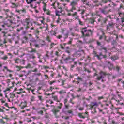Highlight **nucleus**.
Instances as JSON below:
<instances>
[{
  "mask_svg": "<svg viewBox=\"0 0 124 124\" xmlns=\"http://www.w3.org/2000/svg\"><path fill=\"white\" fill-rule=\"evenodd\" d=\"M108 18L111 19H115L118 24L124 23V13L123 12H118L116 16L113 15H109Z\"/></svg>",
  "mask_w": 124,
  "mask_h": 124,
  "instance_id": "f257e3e1",
  "label": "nucleus"
},
{
  "mask_svg": "<svg viewBox=\"0 0 124 124\" xmlns=\"http://www.w3.org/2000/svg\"><path fill=\"white\" fill-rule=\"evenodd\" d=\"M18 23L16 19L13 18L11 20H8L4 23L0 22V32L2 31V29H5L6 27H10L11 25H15Z\"/></svg>",
  "mask_w": 124,
  "mask_h": 124,
  "instance_id": "f03ea898",
  "label": "nucleus"
},
{
  "mask_svg": "<svg viewBox=\"0 0 124 124\" xmlns=\"http://www.w3.org/2000/svg\"><path fill=\"white\" fill-rule=\"evenodd\" d=\"M81 31L83 37H89L93 33V31L91 30H88L87 27L81 28Z\"/></svg>",
  "mask_w": 124,
  "mask_h": 124,
  "instance_id": "7ed1b4c3",
  "label": "nucleus"
},
{
  "mask_svg": "<svg viewBox=\"0 0 124 124\" xmlns=\"http://www.w3.org/2000/svg\"><path fill=\"white\" fill-rule=\"evenodd\" d=\"M80 1V0H72L70 2L69 6L71 9L69 10V12H73V10H76V7L78 6V2Z\"/></svg>",
  "mask_w": 124,
  "mask_h": 124,
  "instance_id": "20e7f679",
  "label": "nucleus"
},
{
  "mask_svg": "<svg viewBox=\"0 0 124 124\" xmlns=\"http://www.w3.org/2000/svg\"><path fill=\"white\" fill-rule=\"evenodd\" d=\"M105 67H108L110 70H112V69H116L117 71H119L121 69V67H119V66H117L116 67H114L113 64L111 63V62L109 61L106 62Z\"/></svg>",
  "mask_w": 124,
  "mask_h": 124,
  "instance_id": "39448f33",
  "label": "nucleus"
},
{
  "mask_svg": "<svg viewBox=\"0 0 124 124\" xmlns=\"http://www.w3.org/2000/svg\"><path fill=\"white\" fill-rule=\"evenodd\" d=\"M93 56L96 58L98 61H101L102 59H106V55L102 54V53H97L95 51H93Z\"/></svg>",
  "mask_w": 124,
  "mask_h": 124,
  "instance_id": "423d86ee",
  "label": "nucleus"
},
{
  "mask_svg": "<svg viewBox=\"0 0 124 124\" xmlns=\"http://www.w3.org/2000/svg\"><path fill=\"white\" fill-rule=\"evenodd\" d=\"M69 105H65L62 108L63 113H65V115H72V111L69 110Z\"/></svg>",
  "mask_w": 124,
  "mask_h": 124,
  "instance_id": "0eeeda50",
  "label": "nucleus"
},
{
  "mask_svg": "<svg viewBox=\"0 0 124 124\" xmlns=\"http://www.w3.org/2000/svg\"><path fill=\"white\" fill-rule=\"evenodd\" d=\"M61 32L64 35V39L68 38V34H69V31H68L66 28H62L61 29Z\"/></svg>",
  "mask_w": 124,
  "mask_h": 124,
  "instance_id": "6e6552de",
  "label": "nucleus"
},
{
  "mask_svg": "<svg viewBox=\"0 0 124 124\" xmlns=\"http://www.w3.org/2000/svg\"><path fill=\"white\" fill-rule=\"evenodd\" d=\"M98 18L97 19L98 23H101V26L102 27L103 26V24L106 23V22H107V19L106 18H103L102 16L100 15L98 16Z\"/></svg>",
  "mask_w": 124,
  "mask_h": 124,
  "instance_id": "1a4fd4ad",
  "label": "nucleus"
},
{
  "mask_svg": "<svg viewBox=\"0 0 124 124\" xmlns=\"http://www.w3.org/2000/svg\"><path fill=\"white\" fill-rule=\"evenodd\" d=\"M107 74H106V72L100 71L99 73V76H98L96 78L97 80L98 81H99V80H102V79H104L105 76H106Z\"/></svg>",
  "mask_w": 124,
  "mask_h": 124,
  "instance_id": "9d476101",
  "label": "nucleus"
},
{
  "mask_svg": "<svg viewBox=\"0 0 124 124\" xmlns=\"http://www.w3.org/2000/svg\"><path fill=\"white\" fill-rule=\"evenodd\" d=\"M14 61H15V63H17V64H19V63H20V64H23L24 65L25 61L24 59H20L19 58H16L14 59Z\"/></svg>",
  "mask_w": 124,
  "mask_h": 124,
  "instance_id": "9b49d317",
  "label": "nucleus"
},
{
  "mask_svg": "<svg viewBox=\"0 0 124 124\" xmlns=\"http://www.w3.org/2000/svg\"><path fill=\"white\" fill-rule=\"evenodd\" d=\"M78 115L81 119H86V118H88L89 117V113H79Z\"/></svg>",
  "mask_w": 124,
  "mask_h": 124,
  "instance_id": "f8f14e48",
  "label": "nucleus"
},
{
  "mask_svg": "<svg viewBox=\"0 0 124 124\" xmlns=\"http://www.w3.org/2000/svg\"><path fill=\"white\" fill-rule=\"evenodd\" d=\"M4 11L5 12V14L7 15L9 18H12V15H13V14L9 10V9H4Z\"/></svg>",
  "mask_w": 124,
  "mask_h": 124,
  "instance_id": "ddd939ff",
  "label": "nucleus"
},
{
  "mask_svg": "<svg viewBox=\"0 0 124 124\" xmlns=\"http://www.w3.org/2000/svg\"><path fill=\"white\" fill-rule=\"evenodd\" d=\"M64 61L66 63H70L74 61L73 58H72L70 56H68L64 59Z\"/></svg>",
  "mask_w": 124,
  "mask_h": 124,
  "instance_id": "4468645a",
  "label": "nucleus"
},
{
  "mask_svg": "<svg viewBox=\"0 0 124 124\" xmlns=\"http://www.w3.org/2000/svg\"><path fill=\"white\" fill-rule=\"evenodd\" d=\"M97 36H99V40H101L103 37H104V32L101 30L97 32Z\"/></svg>",
  "mask_w": 124,
  "mask_h": 124,
  "instance_id": "2eb2a0df",
  "label": "nucleus"
},
{
  "mask_svg": "<svg viewBox=\"0 0 124 124\" xmlns=\"http://www.w3.org/2000/svg\"><path fill=\"white\" fill-rule=\"evenodd\" d=\"M112 45H114V46L112 47V50H114V52H117L118 48H117V46L118 43H117V41L116 40H113V41L111 42Z\"/></svg>",
  "mask_w": 124,
  "mask_h": 124,
  "instance_id": "dca6fc26",
  "label": "nucleus"
},
{
  "mask_svg": "<svg viewBox=\"0 0 124 124\" xmlns=\"http://www.w3.org/2000/svg\"><path fill=\"white\" fill-rule=\"evenodd\" d=\"M101 13L104 15H107L108 13H109V10H107V7H105L104 8L100 9Z\"/></svg>",
  "mask_w": 124,
  "mask_h": 124,
  "instance_id": "f3484780",
  "label": "nucleus"
},
{
  "mask_svg": "<svg viewBox=\"0 0 124 124\" xmlns=\"http://www.w3.org/2000/svg\"><path fill=\"white\" fill-rule=\"evenodd\" d=\"M23 25L24 26V28L26 29V30H27V29L30 28V26H32V23L26 21L24 23Z\"/></svg>",
  "mask_w": 124,
  "mask_h": 124,
  "instance_id": "a211bd4d",
  "label": "nucleus"
},
{
  "mask_svg": "<svg viewBox=\"0 0 124 124\" xmlns=\"http://www.w3.org/2000/svg\"><path fill=\"white\" fill-rule=\"evenodd\" d=\"M29 53H33V54L31 55H30V59H35V56H34V54H35L36 53V51L34 49H31V50H28Z\"/></svg>",
  "mask_w": 124,
  "mask_h": 124,
  "instance_id": "6ab92c4d",
  "label": "nucleus"
},
{
  "mask_svg": "<svg viewBox=\"0 0 124 124\" xmlns=\"http://www.w3.org/2000/svg\"><path fill=\"white\" fill-rule=\"evenodd\" d=\"M113 27H114V23L113 21H111V22H109L108 25H107V31H110V29H111V28H113Z\"/></svg>",
  "mask_w": 124,
  "mask_h": 124,
  "instance_id": "aec40b11",
  "label": "nucleus"
},
{
  "mask_svg": "<svg viewBox=\"0 0 124 124\" xmlns=\"http://www.w3.org/2000/svg\"><path fill=\"white\" fill-rule=\"evenodd\" d=\"M20 84L21 83L20 82H18L17 83H16L15 81L11 82V86L10 87V88L12 89V88H13V87H14L15 85L16 86V87H19L20 86Z\"/></svg>",
  "mask_w": 124,
  "mask_h": 124,
  "instance_id": "412c9836",
  "label": "nucleus"
},
{
  "mask_svg": "<svg viewBox=\"0 0 124 124\" xmlns=\"http://www.w3.org/2000/svg\"><path fill=\"white\" fill-rule=\"evenodd\" d=\"M19 106L21 109H24L26 106H27V102L26 101L22 102L19 105Z\"/></svg>",
  "mask_w": 124,
  "mask_h": 124,
  "instance_id": "4be33fe9",
  "label": "nucleus"
},
{
  "mask_svg": "<svg viewBox=\"0 0 124 124\" xmlns=\"http://www.w3.org/2000/svg\"><path fill=\"white\" fill-rule=\"evenodd\" d=\"M44 111H45V108H41L37 110V113L39 114V115H43Z\"/></svg>",
  "mask_w": 124,
  "mask_h": 124,
  "instance_id": "5701e85b",
  "label": "nucleus"
},
{
  "mask_svg": "<svg viewBox=\"0 0 124 124\" xmlns=\"http://www.w3.org/2000/svg\"><path fill=\"white\" fill-rule=\"evenodd\" d=\"M17 12H18V13H19L20 14H26L27 10H26V9H23L22 10H20L18 11Z\"/></svg>",
  "mask_w": 124,
  "mask_h": 124,
  "instance_id": "b1692460",
  "label": "nucleus"
},
{
  "mask_svg": "<svg viewBox=\"0 0 124 124\" xmlns=\"http://www.w3.org/2000/svg\"><path fill=\"white\" fill-rule=\"evenodd\" d=\"M50 56L51 58H53L54 56H53V51H51V52H48L47 54H46L47 58H49Z\"/></svg>",
  "mask_w": 124,
  "mask_h": 124,
  "instance_id": "393cba45",
  "label": "nucleus"
},
{
  "mask_svg": "<svg viewBox=\"0 0 124 124\" xmlns=\"http://www.w3.org/2000/svg\"><path fill=\"white\" fill-rule=\"evenodd\" d=\"M53 112L54 114V115H55V117L56 118H59V115H57L58 114V113H59V112H60V110H58V109H54L53 110Z\"/></svg>",
  "mask_w": 124,
  "mask_h": 124,
  "instance_id": "a878e982",
  "label": "nucleus"
},
{
  "mask_svg": "<svg viewBox=\"0 0 124 124\" xmlns=\"http://www.w3.org/2000/svg\"><path fill=\"white\" fill-rule=\"evenodd\" d=\"M72 16H73V17H75L76 20L79 18V17H78V15H77V12H75L74 14H72Z\"/></svg>",
  "mask_w": 124,
  "mask_h": 124,
  "instance_id": "bb28decb",
  "label": "nucleus"
},
{
  "mask_svg": "<svg viewBox=\"0 0 124 124\" xmlns=\"http://www.w3.org/2000/svg\"><path fill=\"white\" fill-rule=\"evenodd\" d=\"M59 5L60 3H59L58 2H55L52 4V6H53V8H54V9H56V7H57V6H59Z\"/></svg>",
  "mask_w": 124,
  "mask_h": 124,
  "instance_id": "cd10ccee",
  "label": "nucleus"
},
{
  "mask_svg": "<svg viewBox=\"0 0 124 124\" xmlns=\"http://www.w3.org/2000/svg\"><path fill=\"white\" fill-rule=\"evenodd\" d=\"M119 59V56L118 55H114L111 57L112 61H116V60H118Z\"/></svg>",
  "mask_w": 124,
  "mask_h": 124,
  "instance_id": "c85d7f7f",
  "label": "nucleus"
},
{
  "mask_svg": "<svg viewBox=\"0 0 124 124\" xmlns=\"http://www.w3.org/2000/svg\"><path fill=\"white\" fill-rule=\"evenodd\" d=\"M114 36L115 37L116 40H118V38H119V37H120V38H122V39H124V36L122 35H119L118 36V35L115 34Z\"/></svg>",
  "mask_w": 124,
  "mask_h": 124,
  "instance_id": "c756f323",
  "label": "nucleus"
},
{
  "mask_svg": "<svg viewBox=\"0 0 124 124\" xmlns=\"http://www.w3.org/2000/svg\"><path fill=\"white\" fill-rule=\"evenodd\" d=\"M51 28H52L53 30H54V31H58V27H57V26H56L55 25L51 24Z\"/></svg>",
  "mask_w": 124,
  "mask_h": 124,
  "instance_id": "7c9ffc66",
  "label": "nucleus"
},
{
  "mask_svg": "<svg viewBox=\"0 0 124 124\" xmlns=\"http://www.w3.org/2000/svg\"><path fill=\"white\" fill-rule=\"evenodd\" d=\"M78 12H80V14H81V15H83L84 13H85L86 11L83 9H79L78 10Z\"/></svg>",
  "mask_w": 124,
  "mask_h": 124,
  "instance_id": "2f4dec72",
  "label": "nucleus"
},
{
  "mask_svg": "<svg viewBox=\"0 0 124 124\" xmlns=\"http://www.w3.org/2000/svg\"><path fill=\"white\" fill-rule=\"evenodd\" d=\"M46 7H47V5L46 4H44L43 6V10L44 11V12H46L48 10L46 9Z\"/></svg>",
  "mask_w": 124,
  "mask_h": 124,
  "instance_id": "473e14b6",
  "label": "nucleus"
},
{
  "mask_svg": "<svg viewBox=\"0 0 124 124\" xmlns=\"http://www.w3.org/2000/svg\"><path fill=\"white\" fill-rule=\"evenodd\" d=\"M39 32H40V31H38V30H36L34 31V33L35 35H36V37H37V38H38V35L39 34Z\"/></svg>",
  "mask_w": 124,
  "mask_h": 124,
  "instance_id": "72a5a7b5",
  "label": "nucleus"
},
{
  "mask_svg": "<svg viewBox=\"0 0 124 124\" xmlns=\"http://www.w3.org/2000/svg\"><path fill=\"white\" fill-rule=\"evenodd\" d=\"M103 3H107L108 2H112V0H102Z\"/></svg>",
  "mask_w": 124,
  "mask_h": 124,
  "instance_id": "f704fd0d",
  "label": "nucleus"
},
{
  "mask_svg": "<svg viewBox=\"0 0 124 124\" xmlns=\"http://www.w3.org/2000/svg\"><path fill=\"white\" fill-rule=\"evenodd\" d=\"M28 41H29V38H28L27 37H25L23 40V43H27Z\"/></svg>",
  "mask_w": 124,
  "mask_h": 124,
  "instance_id": "c9c22d12",
  "label": "nucleus"
},
{
  "mask_svg": "<svg viewBox=\"0 0 124 124\" xmlns=\"http://www.w3.org/2000/svg\"><path fill=\"white\" fill-rule=\"evenodd\" d=\"M26 0L28 4H30L32 2H33V1H35V0Z\"/></svg>",
  "mask_w": 124,
  "mask_h": 124,
  "instance_id": "e433bc0d",
  "label": "nucleus"
},
{
  "mask_svg": "<svg viewBox=\"0 0 124 124\" xmlns=\"http://www.w3.org/2000/svg\"><path fill=\"white\" fill-rule=\"evenodd\" d=\"M83 3L84 4H86V5H88V6L90 7L92 5L89 4V2H88V0H85L83 1Z\"/></svg>",
  "mask_w": 124,
  "mask_h": 124,
  "instance_id": "4c0bfd02",
  "label": "nucleus"
},
{
  "mask_svg": "<svg viewBox=\"0 0 124 124\" xmlns=\"http://www.w3.org/2000/svg\"><path fill=\"white\" fill-rule=\"evenodd\" d=\"M77 20H78L79 25H80L81 26H84V25H85V23L82 22V21H81V20H80L79 18Z\"/></svg>",
  "mask_w": 124,
  "mask_h": 124,
  "instance_id": "58836bf2",
  "label": "nucleus"
},
{
  "mask_svg": "<svg viewBox=\"0 0 124 124\" xmlns=\"http://www.w3.org/2000/svg\"><path fill=\"white\" fill-rule=\"evenodd\" d=\"M50 33H51V35L56 36V34H57V32H56V31L54 30L51 31L50 32Z\"/></svg>",
  "mask_w": 124,
  "mask_h": 124,
  "instance_id": "ea45409f",
  "label": "nucleus"
},
{
  "mask_svg": "<svg viewBox=\"0 0 124 124\" xmlns=\"http://www.w3.org/2000/svg\"><path fill=\"white\" fill-rule=\"evenodd\" d=\"M58 93H59V94H63V93H65V91L62 90L59 91Z\"/></svg>",
  "mask_w": 124,
  "mask_h": 124,
  "instance_id": "a19ab883",
  "label": "nucleus"
},
{
  "mask_svg": "<svg viewBox=\"0 0 124 124\" xmlns=\"http://www.w3.org/2000/svg\"><path fill=\"white\" fill-rule=\"evenodd\" d=\"M1 60H4L5 61H6V60H7V59H8V57H7V56L5 55L2 57H1Z\"/></svg>",
  "mask_w": 124,
  "mask_h": 124,
  "instance_id": "79ce46f5",
  "label": "nucleus"
},
{
  "mask_svg": "<svg viewBox=\"0 0 124 124\" xmlns=\"http://www.w3.org/2000/svg\"><path fill=\"white\" fill-rule=\"evenodd\" d=\"M91 105L93 107V106H97L98 104H97V103L96 102H93L92 103Z\"/></svg>",
  "mask_w": 124,
  "mask_h": 124,
  "instance_id": "37998d69",
  "label": "nucleus"
},
{
  "mask_svg": "<svg viewBox=\"0 0 124 124\" xmlns=\"http://www.w3.org/2000/svg\"><path fill=\"white\" fill-rule=\"evenodd\" d=\"M95 22V20L94 19H90L89 20V23H91L92 25H93Z\"/></svg>",
  "mask_w": 124,
  "mask_h": 124,
  "instance_id": "c03bdc74",
  "label": "nucleus"
},
{
  "mask_svg": "<svg viewBox=\"0 0 124 124\" xmlns=\"http://www.w3.org/2000/svg\"><path fill=\"white\" fill-rule=\"evenodd\" d=\"M52 98L55 101H58V96H53Z\"/></svg>",
  "mask_w": 124,
  "mask_h": 124,
  "instance_id": "a18cd8bd",
  "label": "nucleus"
},
{
  "mask_svg": "<svg viewBox=\"0 0 124 124\" xmlns=\"http://www.w3.org/2000/svg\"><path fill=\"white\" fill-rule=\"evenodd\" d=\"M77 81H78V83H79V82H80V81H82L83 80V79L79 77H77Z\"/></svg>",
  "mask_w": 124,
  "mask_h": 124,
  "instance_id": "49530a36",
  "label": "nucleus"
},
{
  "mask_svg": "<svg viewBox=\"0 0 124 124\" xmlns=\"http://www.w3.org/2000/svg\"><path fill=\"white\" fill-rule=\"evenodd\" d=\"M70 40L68 42V44H71L72 42V40H73V39L72 38L69 37V38Z\"/></svg>",
  "mask_w": 124,
  "mask_h": 124,
  "instance_id": "de8ad7c7",
  "label": "nucleus"
},
{
  "mask_svg": "<svg viewBox=\"0 0 124 124\" xmlns=\"http://www.w3.org/2000/svg\"><path fill=\"white\" fill-rule=\"evenodd\" d=\"M62 20L61 19V18L58 17V19L56 20V23L57 24H60L61 23Z\"/></svg>",
  "mask_w": 124,
  "mask_h": 124,
  "instance_id": "09e8293b",
  "label": "nucleus"
},
{
  "mask_svg": "<svg viewBox=\"0 0 124 124\" xmlns=\"http://www.w3.org/2000/svg\"><path fill=\"white\" fill-rule=\"evenodd\" d=\"M54 83H56V81L53 80L52 81H48L49 85H50L51 86V85L53 84Z\"/></svg>",
  "mask_w": 124,
  "mask_h": 124,
  "instance_id": "8fccbe9b",
  "label": "nucleus"
},
{
  "mask_svg": "<svg viewBox=\"0 0 124 124\" xmlns=\"http://www.w3.org/2000/svg\"><path fill=\"white\" fill-rule=\"evenodd\" d=\"M53 90H55V87H54L53 86H51L50 87L48 91H50V92H53Z\"/></svg>",
  "mask_w": 124,
  "mask_h": 124,
  "instance_id": "3c124183",
  "label": "nucleus"
},
{
  "mask_svg": "<svg viewBox=\"0 0 124 124\" xmlns=\"http://www.w3.org/2000/svg\"><path fill=\"white\" fill-rule=\"evenodd\" d=\"M60 14H61V12H60V11H56V15L57 16H61Z\"/></svg>",
  "mask_w": 124,
  "mask_h": 124,
  "instance_id": "603ef678",
  "label": "nucleus"
},
{
  "mask_svg": "<svg viewBox=\"0 0 124 124\" xmlns=\"http://www.w3.org/2000/svg\"><path fill=\"white\" fill-rule=\"evenodd\" d=\"M23 29H24L23 27H21L20 29H17V32H20L21 31H22V30H23Z\"/></svg>",
  "mask_w": 124,
  "mask_h": 124,
  "instance_id": "864d4df0",
  "label": "nucleus"
},
{
  "mask_svg": "<svg viewBox=\"0 0 124 124\" xmlns=\"http://www.w3.org/2000/svg\"><path fill=\"white\" fill-rule=\"evenodd\" d=\"M54 45H56V44H55V43H52L51 44V45H50V48H51V49L54 48Z\"/></svg>",
  "mask_w": 124,
  "mask_h": 124,
  "instance_id": "5fc2aeb1",
  "label": "nucleus"
},
{
  "mask_svg": "<svg viewBox=\"0 0 124 124\" xmlns=\"http://www.w3.org/2000/svg\"><path fill=\"white\" fill-rule=\"evenodd\" d=\"M117 104H118V105H124V103H121L120 102V100H118L117 101Z\"/></svg>",
  "mask_w": 124,
  "mask_h": 124,
  "instance_id": "6e6d98bb",
  "label": "nucleus"
},
{
  "mask_svg": "<svg viewBox=\"0 0 124 124\" xmlns=\"http://www.w3.org/2000/svg\"><path fill=\"white\" fill-rule=\"evenodd\" d=\"M4 69H7V71H9V72H13V71H11V70L8 69L7 68V67H6V66H4Z\"/></svg>",
  "mask_w": 124,
  "mask_h": 124,
  "instance_id": "4d7b16f0",
  "label": "nucleus"
},
{
  "mask_svg": "<svg viewBox=\"0 0 124 124\" xmlns=\"http://www.w3.org/2000/svg\"><path fill=\"white\" fill-rule=\"evenodd\" d=\"M16 18H17V20L16 21L18 22H19V21H20V19H21V16H17Z\"/></svg>",
  "mask_w": 124,
  "mask_h": 124,
  "instance_id": "13d9d810",
  "label": "nucleus"
},
{
  "mask_svg": "<svg viewBox=\"0 0 124 124\" xmlns=\"http://www.w3.org/2000/svg\"><path fill=\"white\" fill-rule=\"evenodd\" d=\"M49 115L48 113H47L46 112V115H45V118L48 119V118H49Z\"/></svg>",
  "mask_w": 124,
  "mask_h": 124,
  "instance_id": "bf43d9fd",
  "label": "nucleus"
},
{
  "mask_svg": "<svg viewBox=\"0 0 124 124\" xmlns=\"http://www.w3.org/2000/svg\"><path fill=\"white\" fill-rule=\"evenodd\" d=\"M86 61H88V62H91V57L89 56H87Z\"/></svg>",
  "mask_w": 124,
  "mask_h": 124,
  "instance_id": "052dcab7",
  "label": "nucleus"
},
{
  "mask_svg": "<svg viewBox=\"0 0 124 124\" xmlns=\"http://www.w3.org/2000/svg\"><path fill=\"white\" fill-rule=\"evenodd\" d=\"M67 101H68L67 99H65L64 100V106H65V105H69L66 104V103L67 102Z\"/></svg>",
  "mask_w": 124,
  "mask_h": 124,
  "instance_id": "680f3d73",
  "label": "nucleus"
},
{
  "mask_svg": "<svg viewBox=\"0 0 124 124\" xmlns=\"http://www.w3.org/2000/svg\"><path fill=\"white\" fill-rule=\"evenodd\" d=\"M6 82L7 84H8V86H9V84H10V79H7V80H6Z\"/></svg>",
  "mask_w": 124,
  "mask_h": 124,
  "instance_id": "e2e57ef3",
  "label": "nucleus"
},
{
  "mask_svg": "<svg viewBox=\"0 0 124 124\" xmlns=\"http://www.w3.org/2000/svg\"><path fill=\"white\" fill-rule=\"evenodd\" d=\"M84 71H87L88 73H91V71L88 70L87 69H86V68L84 67Z\"/></svg>",
  "mask_w": 124,
  "mask_h": 124,
  "instance_id": "0e129e2a",
  "label": "nucleus"
},
{
  "mask_svg": "<svg viewBox=\"0 0 124 124\" xmlns=\"http://www.w3.org/2000/svg\"><path fill=\"white\" fill-rule=\"evenodd\" d=\"M22 35H26L27 34V31H22Z\"/></svg>",
  "mask_w": 124,
  "mask_h": 124,
  "instance_id": "69168bd1",
  "label": "nucleus"
},
{
  "mask_svg": "<svg viewBox=\"0 0 124 124\" xmlns=\"http://www.w3.org/2000/svg\"><path fill=\"white\" fill-rule=\"evenodd\" d=\"M6 32H2V35L4 37H6Z\"/></svg>",
  "mask_w": 124,
  "mask_h": 124,
  "instance_id": "338daca9",
  "label": "nucleus"
},
{
  "mask_svg": "<svg viewBox=\"0 0 124 124\" xmlns=\"http://www.w3.org/2000/svg\"><path fill=\"white\" fill-rule=\"evenodd\" d=\"M62 104L60 103L59 106L58 107V108L59 109H62Z\"/></svg>",
  "mask_w": 124,
  "mask_h": 124,
  "instance_id": "774afa93",
  "label": "nucleus"
}]
</instances>
